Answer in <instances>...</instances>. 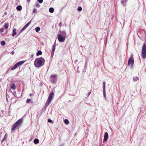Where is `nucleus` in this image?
Instances as JSON below:
<instances>
[{
    "mask_svg": "<svg viewBox=\"0 0 146 146\" xmlns=\"http://www.w3.org/2000/svg\"><path fill=\"white\" fill-rule=\"evenodd\" d=\"M45 61L42 57L36 58L34 62V65L36 67L40 68L44 65Z\"/></svg>",
    "mask_w": 146,
    "mask_h": 146,
    "instance_id": "obj_1",
    "label": "nucleus"
},
{
    "mask_svg": "<svg viewBox=\"0 0 146 146\" xmlns=\"http://www.w3.org/2000/svg\"><path fill=\"white\" fill-rule=\"evenodd\" d=\"M141 54L143 58L145 59L146 58V45L145 43L143 44V46Z\"/></svg>",
    "mask_w": 146,
    "mask_h": 146,
    "instance_id": "obj_2",
    "label": "nucleus"
},
{
    "mask_svg": "<svg viewBox=\"0 0 146 146\" xmlns=\"http://www.w3.org/2000/svg\"><path fill=\"white\" fill-rule=\"evenodd\" d=\"M134 63V60L133 56H131L128 60L127 65L128 66L130 65L131 68H132L133 67V64Z\"/></svg>",
    "mask_w": 146,
    "mask_h": 146,
    "instance_id": "obj_3",
    "label": "nucleus"
},
{
    "mask_svg": "<svg viewBox=\"0 0 146 146\" xmlns=\"http://www.w3.org/2000/svg\"><path fill=\"white\" fill-rule=\"evenodd\" d=\"M25 62L24 61H20L16 64L11 69V70H13L17 68L19 66Z\"/></svg>",
    "mask_w": 146,
    "mask_h": 146,
    "instance_id": "obj_4",
    "label": "nucleus"
},
{
    "mask_svg": "<svg viewBox=\"0 0 146 146\" xmlns=\"http://www.w3.org/2000/svg\"><path fill=\"white\" fill-rule=\"evenodd\" d=\"M65 37L62 36L61 34H59L58 35V39L60 42H64L65 40Z\"/></svg>",
    "mask_w": 146,
    "mask_h": 146,
    "instance_id": "obj_5",
    "label": "nucleus"
},
{
    "mask_svg": "<svg viewBox=\"0 0 146 146\" xmlns=\"http://www.w3.org/2000/svg\"><path fill=\"white\" fill-rule=\"evenodd\" d=\"M57 80V76L55 75H51L50 76V81L52 83H54Z\"/></svg>",
    "mask_w": 146,
    "mask_h": 146,
    "instance_id": "obj_6",
    "label": "nucleus"
},
{
    "mask_svg": "<svg viewBox=\"0 0 146 146\" xmlns=\"http://www.w3.org/2000/svg\"><path fill=\"white\" fill-rule=\"evenodd\" d=\"M105 82H103V94L104 98L106 99V87H105Z\"/></svg>",
    "mask_w": 146,
    "mask_h": 146,
    "instance_id": "obj_7",
    "label": "nucleus"
},
{
    "mask_svg": "<svg viewBox=\"0 0 146 146\" xmlns=\"http://www.w3.org/2000/svg\"><path fill=\"white\" fill-rule=\"evenodd\" d=\"M52 98L49 97H48V99L47 100L46 102L45 103V106H48L49 105L50 103L51 102L52 100Z\"/></svg>",
    "mask_w": 146,
    "mask_h": 146,
    "instance_id": "obj_8",
    "label": "nucleus"
},
{
    "mask_svg": "<svg viewBox=\"0 0 146 146\" xmlns=\"http://www.w3.org/2000/svg\"><path fill=\"white\" fill-rule=\"evenodd\" d=\"M108 134L107 132H105L104 134V139L103 140V143L106 142L108 138Z\"/></svg>",
    "mask_w": 146,
    "mask_h": 146,
    "instance_id": "obj_9",
    "label": "nucleus"
},
{
    "mask_svg": "<svg viewBox=\"0 0 146 146\" xmlns=\"http://www.w3.org/2000/svg\"><path fill=\"white\" fill-rule=\"evenodd\" d=\"M23 119H20L17 120L15 123L17 124V125L19 127L21 124V123L23 121Z\"/></svg>",
    "mask_w": 146,
    "mask_h": 146,
    "instance_id": "obj_10",
    "label": "nucleus"
},
{
    "mask_svg": "<svg viewBox=\"0 0 146 146\" xmlns=\"http://www.w3.org/2000/svg\"><path fill=\"white\" fill-rule=\"evenodd\" d=\"M17 127H19L17 124L15 123L13 124L12 126L11 130L12 131L15 130Z\"/></svg>",
    "mask_w": 146,
    "mask_h": 146,
    "instance_id": "obj_11",
    "label": "nucleus"
},
{
    "mask_svg": "<svg viewBox=\"0 0 146 146\" xmlns=\"http://www.w3.org/2000/svg\"><path fill=\"white\" fill-rule=\"evenodd\" d=\"M55 47H56V45H55V43H54V44L52 45V49H51V52H54L55 49Z\"/></svg>",
    "mask_w": 146,
    "mask_h": 146,
    "instance_id": "obj_12",
    "label": "nucleus"
},
{
    "mask_svg": "<svg viewBox=\"0 0 146 146\" xmlns=\"http://www.w3.org/2000/svg\"><path fill=\"white\" fill-rule=\"evenodd\" d=\"M60 33H61V35L63 36H64L66 37V32L65 31H60Z\"/></svg>",
    "mask_w": 146,
    "mask_h": 146,
    "instance_id": "obj_13",
    "label": "nucleus"
},
{
    "mask_svg": "<svg viewBox=\"0 0 146 146\" xmlns=\"http://www.w3.org/2000/svg\"><path fill=\"white\" fill-rule=\"evenodd\" d=\"M16 29L15 28L13 29V33L12 36H14L16 34Z\"/></svg>",
    "mask_w": 146,
    "mask_h": 146,
    "instance_id": "obj_14",
    "label": "nucleus"
},
{
    "mask_svg": "<svg viewBox=\"0 0 146 146\" xmlns=\"http://www.w3.org/2000/svg\"><path fill=\"white\" fill-rule=\"evenodd\" d=\"M22 6L21 5L17 6L16 7V9L19 11H20L22 9Z\"/></svg>",
    "mask_w": 146,
    "mask_h": 146,
    "instance_id": "obj_15",
    "label": "nucleus"
},
{
    "mask_svg": "<svg viewBox=\"0 0 146 146\" xmlns=\"http://www.w3.org/2000/svg\"><path fill=\"white\" fill-rule=\"evenodd\" d=\"M39 140L38 139H36L34 140V142L35 144H37L39 143Z\"/></svg>",
    "mask_w": 146,
    "mask_h": 146,
    "instance_id": "obj_16",
    "label": "nucleus"
},
{
    "mask_svg": "<svg viewBox=\"0 0 146 146\" xmlns=\"http://www.w3.org/2000/svg\"><path fill=\"white\" fill-rule=\"evenodd\" d=\"M54 9L52 7H50L49 9V11L51 13H53L54 12Z\"/></svg>",
    "mask_w": 146,
    "mask_h": 146,
    "instance_id": "obj_17",
    "label": "nucleus"
},
{
    "mask_svg": "<svg viewBox=\"0 0 146 146\" xmlns=\"http://www.w3.org/2000/svg\"><path fill=\"white\" fill-rule=\"evenodd\" d=\"M11 88L12 89L15 90L16 88L15 85L14 83H13L11 86Z\"/></svg>",
    "mask_w": 146,
    "mask_h": 146,
    "instance_id": "obj_18",
    "label": "nucleus"
},
{
    "mask_svg": "<svg viewBox=\"0 0 146 146\" xmlns=\"http://www.w3.org/2000/svg\"><path fill=\"white\" fill-rule=\"evenodd\" d=\"M133 79L134 82H135L136 81H137L138 80L139 78L138 77L136 76V77H134L133 78Z\"/></svg>",
    "mask_w": 146,
    "mask_h": 146,
    "instance_id": "obj_19",
    "label": "nucleus"
},
{
    "mask_svg": "<svg viewBox=\"0 0 146 146\" xmlns=\"http://www.w3.org/2000/svg\"><path fill=\"white\" fill-rule=\"evenodd\" d=\"M54 94L53 92H51L50 93L48 97L52 98L54 96Z\"/></svg>",
    "mask_w": 146,
    "mask_h": 146,
    "instance_id": "obj_20",
    "label": "nucleus"
},
{
    "mask_svg": "<svg viewBox=\"0 0 146 146\" xmlns=\"http://www.w3.org/2000/svg\"><path fill=\"white\" fill-rule=\"evenodd\" d=\"M27 27H26V26L25 25L23 28L19 32V34L20 33H21Z\"/></svg>",
    "mask_w": 146,
    "mask_h": 146,
    "instance_id": "obj_21",
    "label": "nucleus"
},
{
    "mask_svg": "<svg viewBox=\"0 0 146 146\" xmlns=\"http://www.w3.org/2000/svg\"><path fill=\"white\" fill-rule=\"evenodd\" d=\"M64 123L66 125L68 124L69 123L68 120L67 119H65L64 120Z\"/></svg>",
    "mask_w": 146,
    "mask_h": 146,
    "instance_id": "obj_22",
    "label": "nucleus"
},
{
    "mask_svg": "<svg viewBox=\"0 0 146 146\" xmlns=\"http://www.w3.org/2000/svg\"><path fill=\"white\" fill-rule=\"evenodd\" d=\"M42 54V52L40 50L38 51L36 53V55L38 56Z\"/></svg>",
    "mask_w": 146,
    "mask_h": 146,
    "instance_id": "obj_23",
    "label": "nucleus"
},
{
    "mask_svg": "<svg viewBox=\"0 0 146 146\" xmlns=\"http://www.w3.org/2000/svg\"><path fill=\"white\" fill-rule=\"evenodd\" d=\"M9 26V24L8 23H6L4 25V27L5 29H7L8 28Z\"/></svg>",
    "mask_w": 146,
    "mask_h": 146,
    "instance_id": "obj_24",
    "label": "nucleus"
},
{
    "mask_svg": "<svg viewBox=\"0 0 146 146\" xmlns=\"http://www.w3.org/2000/svg\"><path fill=\"white\" fill-rule=\"evenodd\" d=\"M1 45L3 46H4V45H5V42L3 40H2V41H1Z\"/></svg>",
    "mask_w": 146,
    "mask_h": 146,
    "instance_id": "obj_25",
    "label": "nucleus"
},
{
    "mask_svg": "<svg viewBox=\"0 0 146 146\" xmlns=\"http://www.w3.org/2000/svg\"><path fill=\"white\" fill-rule=\"evenodd\" d=\"M40 28L39 27H37L35 28V31L36 32H38L40 30Z\"/></svg>",
    "mask_w": 146,
    "mask_h": 146,
    "instance_id": "obj_26",
    "label": "nucleus"
},
{
    "mask_svg": "<svg viewBox=\"0 0 146 146\" xmlns=\"http://www.w3.org/2000/svg\"><path fill=\"white\" fill-rule=\"evenodd\" d=\"M31 21H30L28 23H27L26 25H25L27 27H28L29 25L31 24Z\"/></svg>",
    "mask_w": 146,
    "mask_h": 146,
    "instance_id": "obj_27",
    "label": "nucleus"
},
{
    "mask_svg": "<svg viewBox=\"0 0 146 146\" xmlns=\"http://www.w3.org/2000/svg\"><path fill=\"white\" fill-rule=\"evenodd\" d=\"M5 30V29L4 28H1L0 30V32L1 33H3V32Z\"/></svg>",
    "mask_w": 146,
    "mask_h": 146,
    "instance_id": "obj_28",
    "label": "nucleus"
},
{
    "mask_svg": "<svg viewBox=\"0 0 146 146\" xmlns=\"http://www.w3.org/2000/svg\"><path fill=\"white\" fill-rule=\"evenodd\" d=\"M82 10V8L81 7H79L78 8V11H81Z\"/></svg>",
    "mask_w": 146,
    "mask_h": 146,
    "instance_id": "obj_29",
    "label": "nucleus"
},
{
    "mask_svg": "<svg viewBox=\"0 0 146 146\" xmlns=\"http://www.w3.org/2000/svg\"><path fill=\"white\" fill-rule=\"evenodd\" d=\"M37 12V10L35 9H34L33 11V13H36Z\"/></svg>",
    "mask_w": 146,
    "mask_h": 146,
    "instance_id": "obj_30",
    "label": "nucleus"
},
{
    "mask_svg": "<svg viewBox=\"0 0 146 146\" xmlns=\"http://www.w3.org/2000/svg\"><path fill=\"white\" fill-rule=\"evenodd\" d=\"M48 122L49 123H53V121L50 119H48Z\"/></svg>",
    "mask_w": 146,
    "mask_h": 146,
    "instance_id": "obj_31",
    "label": "nucleus"
},
{
    "mask_svg": "<svg viewBox=\"0 0 146 146\" xmlns=\"http://www.w3.org/2000/svg\"><path fill=\"white\" fill-rule=\"evenodd\" d=\"M31 99H28L27 100V101H26V102L27 103H29L31 101Z\"/></svg>",
    "mask_w": 146,
    "mask_h": 146,
    "instance_id": "obj_32",
    "label": "nucleus"
},
{
    "mask_svg": "<svg viewBox=\"0 0 146 146\" xmlns=\"http://www.w3.org/2000/svg\"><path fill=\"white\" fill-rule=\"evenodd\" d=\"M13 94L15 97H16V93L15 91H14L13 93Z\"/></svg>",
    "mask_w": 146,
    "mask_h": 146,
    "instance_id": "obj_33",
    "label": "nucleus"
},
{
    "mask_svg": "<svg viewBox=\"0 0 146 146\" xmlns=\"http://www.w3.org/2000/svg\"><path fill=\"white\" fill-rule=\"evenodd\" d=\"M36 7H38V8L39 7H40V5L39 4H38V3H37V4H36Z\"/></svg>",
    "mask_w": 146,
    "mask_h": 146,
    "instance_id": "obj_34",
    "label": "nucleus"
},
{
    "mask_svg": "<svg viewBox=\"0 0 146 146\" xmlns=\"http://www.w3.org/2000/svg\"><path fill=\"white\" fill-rule=\"evenodd\" d=\"M33 54H31L30 56V59H31L32 60L33 59Z\"/></svg>",
    "mask_w": 146,
    "mask_h": 146,
    "instance_id": "obj_35",
    "label": "nucleus"
},
{
    "mask_svg": "<svg viewBox=\"0 0 146 146\" xmlns=\"http://www.w3.org/2000/svg\"><path fill=\"white\" fill-rule=\"evenodd\" d=\"M43 0H38V2L39 3H42L43 2Z\"/></svg>",
    "mask_w": 146,
    "mask_h": 146,
    "instance_id": "obj_36",
    "label": "nucleus"
},
{
    "mask_svg": "<svg viewBox=\"0 0 146 146\" xmlns=\"http://www.w3.org/2000/svg\"><path fill=\"white\" fill-rule=\"evenodd\" d=\"M7 137V134L6 133L5 134V135L4 137V139H6Z\"/></svg>",
    "mask_w": 146,
    "mask_h": 146,
    "instance_id": "obj_37",
    "label": "nucleus"
},
{
    "mask_svg": "<svg viewBox=\"0 0 146 146\" xmlns=\"http://www.w3.org/2000/svg\"><path fill=\"white\" fill-rule=\"evenodd\" d=\"M54 53V52H51V55L52 56H53Z\"/></svg>",
    "mask_w": 146,
    "mask_h": 146,
    "instance_id": "obj_38",
    "label": "nucleus"
},
{
    "mask_svg": "<svg viewBox=\"0 0 146 146\" xmlns=\"http://www.w3.org/2000/svg\"><path fill=\"white\" fill-rule=\"evenodd\" d=\"M91 93V91L88 92V96H89Z\"/></svg>",
    "mask_w": 146,
    "mask_h": 146,
    "instance_id": "obj_39",
    "label": "nucleus"
},
{
    "mask_svg": "<svg viewBox=\"0 0 146 146\" xmlns=\"http://www.w3.org/2000/svg\"><path fill=\"white\" fill-rule=\"evenodd\" d=\"M58 26H59V27H61L62 25H61V22H60L59 23V25H58Z\"/></svg>",
    "mask_w": 146,
    "mask_h": 146,
    "instance_id": "obj_40",
    "label": "nucleus"
},
{
    "mask_svg": "<svg viewBox=\"0 0 146 146\" xmlns=\"http://www.w3.org/2000/svg\"><path fill=\"white\" fill-rule=\"evenodd\" d=\"M77 62L78 60H76L74 61V62L75 64H76V63H77Z\"/></svg>",
    "mask_w": 146,
    "mask_h": 146,
    "instance_id": "obj_41",
    "label": "nucleus"
},
{
    "mask_svg": "<svg viewBox=\"0 0 146 146\" xmlns=\"http://www.w3.org/2000/svg\"><path fill=\"white\" fill-rule=\"evenodd\" d=\"M5 139H4V138H3L2 139V141H1V142H2V143L3 142L5 141Z\"/></svg>",
    "mask_w": 146,
    "mask_h": 146,
    "instance_id": "obj_42",
    "label": "nucleus"
},
{
    "mask_svg": "<svg viewBox=\"0 0 146 146\" xmlns=\"http://www.w3.org/2000/svg\"><path fill=\"white\" fill-rule=\"evenodd\" d=\"M11 54H14V51H12V52H11Z\"/></svg>",
    "mask_w": 146,
    "mask_h": 146,
    "instance_id": "obj_43",
    "label": "nucleus"
},
{
    "mask_svg": "<svg viewBox=\"0 0 146 146\" xmlns=\"http://www.w3.org/2000/svg\"><path fill=\"white\" fill-rule=\"evenodd\" d=\"M124 3V2L123 1H121V3H122V4H123Z\"/></svg>",
    "mask_w": 146,
    "mask_h": 146,
    "instance_id": "obj_44",
    "label": "nucleus"
},
{
    "mask_svg": "<svg viewBox=\"0 0 146 146\" xmlns=\"http://www.w3.org/2000/svg\"><path fill=\"white\" fill-rule=\"evenodd\" d=\"M7 13L6 12H5L4 13V15H7Z\"/></svg>",
    "mask_w": 146,
    "mask_h": 146,
    "instance_id": "obj_45",
    "label": "nucleus"
},
{
    "mask_svg": "<svg viewBox=\"0 0 146 146\" xmlns=\"http://www.w3.org/2000/svg\"><path fill=\"white\" fill-rule=\"evenodd\" d=\"M86 63H87V62H86H86H85V67L86 66Z\"/></svg>",
    "mask_w": 146,
    "mask_h": 146,
    "instance_id": "obj_46",
    "label": "nucleus"
},
{
    "mask_svg": "<svg viewBox=\"0 0 146 146\" xmlns=\"http://www.w3.org/2000/svg\"><path fill=\"white\" fill-rule=\"evenodd\" d=\"M3 116L2 115H1V114H0V117H2V116Z\"/></svg>",
    "mask_w": 146,
    "mask_h": 146,
    "instance_id": "obj_47",
    "label": "nucleus"
},
{
    "mask_svg": "<svg viewBox=\"0 0 146 146\" xmlns=\"http://www.w3.org/2000/svg\"><path fill=\"white\" fill-rule=\"evenodd\" d=\"M30 0H27V1L28 2H29L30 1Z\"/></svg>",
    "mask_w": 146,
    "mask_h": 146,
    "instance_id": "obj_48",
    "label": "nucleus"
},
{
    "mask_svg": "<svg viewBox=\"0 0 146 146\" xmlns=\"http://www.w3.org/2000/svg\"><path fill=\"white\" fill-rule=\"evenodd\" d=\"M5 34V33H3H3H2L1 34V35H3V34Z\"/></svg>",
    "mask_w": 146,
    "mask_h": 146,
    "instance_id": "obj_49",
    "label": "nucleus"
},
{
    "mask_svg": "<svg viewBox=\"0 0 146 146\" xmlns=\"http://www.w3.org/2000/svg\"><path fill=\"white\" fill-rule=\"evenodd\" d=\"M31 95H32V94H30V96H31Z\"/></svg>",
    "mask_w": 146,
    "mask_h": 146,
    "instance_id": "obj_50",
    "label": "nucleus"
}]
</instances>
